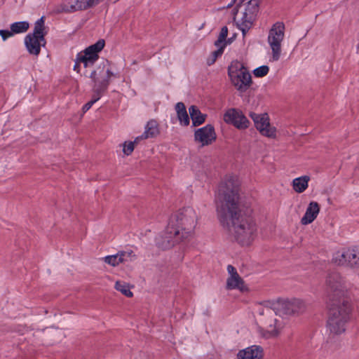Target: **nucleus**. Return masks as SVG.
Here are the masks:
<instances>
[{
    "label": "nucleus",
    "instance_id": "1",
    "mask_svg": "<svg viewBox=\"0 0 359 359\" xmlns=\"http://www.w3.org/2000/svg\"><path fill=\"white\" fill-rule=\"evenodd\" d=\"M238 188L225 183L219 187L215 199L219 220L242 246L250 245L257 236V226L252 210L239 203Z\"/></svg>",
    "mask_w": 359,
    "mask_h": 359
},
{
    "label": "nucleus",
    "instance_id": "2",
    "mask_svg": "<svg viewBox=\"0 0 359 359\" xmlns=\"http://www.w3.org/2000/svg\"><path fill=\"white\" fill-rule=\"evenodd\" d=\"M197 221L195 210L191 207L183 208L172 217L166 228L168 238L172 243H180L188 238L194 231Z\"/></svg>",
    "mask_w": 359,
    "mask_h": 359
},
{
    "label": "nucleus",
    "instance_id": "3",
    "mask_svg": "<svg viewBox=\"0 0 359 359\" xmlns=\"http://www.w3.org/2000/svg\"><path fill=\"white\" fill-rule=\"evenodd\" d=\"M328 318L327 327L330 332L339 335L346 330V325L350 319L351 305L349 301L339 303H327Z\"/></svg>",
    "mask_w": 359,
    "mask_h": 359
},
{
    "label": "nucleus",
    "instance_id": "4",
    "mask_svg": "<svg viewBox=\"0 0 359 359\" xmlns=\"http://www.w3.org/2000/svg\"><path fill=\"white\" fill-rule=\"evenodd\" d=\"M44 17L42 16L35 23L32 33H29L25 37V45L29 54L39 55L41 53V47L45 46L47 34L44 24Z\"/></svg>",
    "mask_w": 359,
    "mask_h": 359
},
{
    "label": "nucleus",
    "instance_id": "5",
    "mask_svg": "<svg viewBox=\"0 0 359 359\" xmlns=\"http://www.w3.org/2000/svg\"><path fill=\"white\" fill-rule=\"evenodd\" d=\"M341 276L337 272L330 273L326 280L327 304L348 301Z\"/></svg>",
    "mask_w": 359,
    "mask_h": 359
},
{
    "label": "nucleus",
    "instance_id": "6",
    "mask_svg": "<svg viewBox=\"0 0 359 359\" xmlns=\"http://www.w3.org/2000/svg\"><path fill=\"white\" fill-rule=\"evenodd\" d=\"M285 25L283 22H277L273 25L269 30L268 42L272 50V59L273 61L279 60L281 53V42L285 36Z\"/></svg>",
    "mask_w": 359,
    "mask_h": 359
},
{
    "label": "nucleus",
    "instance_id": "7",
    "mask_svg": "<svg viewBox=\"0 0 359 359\" xmlns=\"http://www.w3.org/2000/svg\"><path fill=\"white\" fill-rule=\"evenodd\" d=\"M332 260L339 266L359 268V246L337 252Z\"/></svg>",
    "mask_w": 359,
    "mask_h": 359
},
{
    "label": "nucleus",
    "instance_id": "8",
    "mask_svg": "<svg viewBox=\"0 0 359 359\" xmlns=\"http://www.w3.org/2000/svg\"><path fill=\"white\" fill-rule=\"evenodd\" d=\"M256 129L259 133L269 138H276V128L270 123L269 114H250Z\"/></svg>",
    "mask_w": 359,
    "mask_h": 359
},
{
    "label": "nucleus",
    "instance_id": "9",
    "mask_svg": "<svg viewBox=\"0 0 359 359\" xmlns=\"http://www.w3.org/2000/svg\"><path fill=\"white\" fill-rule=\"evenodd\" d=\"M194 141L201 144V147L209 146L217 140V134L215 128L211 124H208L200 128L194 132Z\"/></svg>",
    "mask_w": 359,
    "mask_h": 359
},
{
    "label": "nucleus",
    "instance_id": "10",
    "mask_svg": "<svg viewBox=\"0 0 359 359\" xmlns=\"http://www.w3.org/2000/svg\"><path fill=\"white\" fill-rule=\"evenodd\" d=\"M280 310L285 315H299L306 310L305 303L299 299H286L279 302Z\"/></svg>",
    "mask_w": 359,
    "mask_h": 359
},
{
    "label": "nucleus",
    "instance_id": "11",
    "mask_svg": "<svg viewBox=\"0 0 359 359\" xmlns=\"http://www.w3.org/2000/svg\"><path fill=\"white\" fill-rule=\"evenodd\" d=\"M89 8L87 0H65L55 8L56 13H74Z\"/></svg>",
    "mask_w": 359,
    "mask_h": 359
},
{
    "label": "nucleus",
    "instance_id": "12",
    "mask_svg": "<svg viewBox=\"0 0 359 359\" xmlns=\"http://www.w3.org/2000/svg\"><path fill=\"white\" fill-rule=\"evenodd\" d=\"M227 271L229 274V277L226 280V289H238L241 292L247 291L248 287L245 285L244 280L238 273L236 269L233 266L229 264L227 266Z\"/></svg>",
    "mask_w": 359,
    "mask_h": 359
},
{
    "label": "nucleus",
    "instance_id": "13",
    "mask_svg": "<svg viewBox=\"0 0 359 359\" xmlns=\"http://www.w3.org/2000/svg\"><path fill=\"white\" fill-rule=\"evenodd\" d=\"M232 83L241 93L245 92L252 83V76L247 68L236 75H233L231 79Z\"/></svg>",
    "mask_w": 359,
    "mask_h": 359
},
{
    "label": "nucleus",
    "instance_id": "14",
    "mask_svg": "<svg viewBox=\"0 0 359 359\" xmlns=\"http://www.w3.org/2000/svg\"><path fill=\"white\" fill-rule=\"evenodd\" d=\"M224 121L238 130L247 129L250 123L244 114H224Z\"/></svg>",
    "mask_w": 359,
    "mask_h": 359
},
{
    "label": "nucleus",
    "instance_id": "15",
    "mask_svg": "<svg viewBox=\"0 0 359 359\" xmlns=\"http://www.w3.org/2000/svg\"><path fill=\"white\" fill-rule=\"evenodd\" d=\"M264 355V348L259 345L250 346L236 354L237 359H262Z\"/></svg>",
    "mask_w": 359,
    "mask_h": 359
},
{
    "label": "nucleus",
    "instance_id": "16",
    "mask_svg": "<svg viewBox=\"0 0 359 359\" xmlns=\"http://www.w3.org/2000/svg\"><path fill=\"white\" fill-rule=\"evenodd\" d=\"M135 258V255L133 250L119 251L114 255H109L104 257V262L113 266H118L121 263H125L132 261Z\"/></svg>",
    "mask_w": 359,
    "mask_h": 359
},
{
    "label": "nucleus",
    "instance_id": "17",
    "mask_svg": "<svg viewBox=\"0 0 359 359\" xmlns=\"http://www.w3.org/2000/svg\"><path fill=\"white\" fill-rule=\"evenodd\" d=\"M97 75L98 74L97 70H94L91 72L90 78L94 83V85L93 86V95L100 98L102 95L104 94V93L107 90L109 85V82H108L107 79H99L97 78Z\"/></svg>",
    "mask_w": 359,
    "mask_h": 359
},
{
    "label": "nucleus",
    "instance_id": "18",
    "mask_svg": "<svg viewBox=\"0 0 359 359\" xmlns=\"http://www.w3.org/2000/svg\"><path fill=\"white\" fill-rule=\"evenodd\" d=\"M320 212V205L316 201L309 203L304 215L301 219V223L307 225L313 222Z\"/></svg>",
    "mask_w": 359,
    "mask_h": 359
},
{
    "label": "nucleus",
    "instance_id": "19",
    "mask_svg": "<svg viewBox=\"0 0 359 359\" xmlns=\"http://www.w3.org/2000/svg\"><path fill=\"white\" fill-rule=\"evenodd\" d=\"M260 0H250L248 2L242 20L254 22L259 12Z\"/></svg>",
    "mask_w": 359,
    "mask_h": 359
},
{
    "label": "nucleus",
    "instance_id": "20",
    "mask_svg": "<svg viewBox=\"0 0 359 359\" xmlns=\"http://www.w3.org/2000/svg\"><path fill=\"white\" fill-rule=\"evenodd\" d=\"M104 40L99 39L95 43L86 48L83 55L95 62L99 58L98 53L104 48Z\"/></svg>",
    "mask_w": 359,
    "mask_h": 359
},
{
    "label": "nucleus",
    "instance_id": "21",
    "mask_svg": "<svg viewBox=\"0 0 359 359\" xmlns=\"http://www.w3.org/2000/svg\"><path fill=\"white\" fill-rule=\"evenodd\" d=\"M310 178L309 176H302L295 178L292 181V186L294 190L297 193H302L308 187V182Z\"/></svg>",
    "mask_w": 359,
    "mask_h": 359
},
{
    "label": "nucleus",
    "instance_id": "22",
    "mask_svg": "<svg viewBox=\"0 0 359 359\" xmlns=\"http://www.w3.org/2000/svg\"><path fill=\"white\" fill-rule=\"evenodd\" d=\"M159 133L158 128V123L154 120H151L147 122L145 127V131L144 133V137L148 138H152L156 137Z\"/></svg>",
    "mask_w": 359,
    "mask_h": 359
},
{
    "label": "nucleus",
    "instance_id": "23",
    "mask_svg": "<svg viewBox=\"0 0 359 359\" xmlns=\"http://www.w3.org/2000/svg\"><path fill=\"white\" fill-rule=\"evenodd\" d=\"M245 68L246 67L243 63L238 60L233 61L228 67V75L231 79L233 78V75H236L241 71H243Z\"/></svg>",
    "mask_w": 359,
    "mask_h": 359
},
{
    "label": "nucleus",
    "instance_id": "24",
    "mask_svg": "<svg viewBox=\"0 0 359 359\" xmlns=\"http://www.w3.org/2000/svg\"><path fill=\"white\" fill-rule=\"evenodd\" d=\"M29 27V24L27 21L16 22L11 24L10 27L13 34L25 32Z\"/></svg>",
    "mask_w": 359,
    "mask_h": 359
},
{
    "label": "nucleus",
    "instance_id": "25",
    "mask_svg": "<svg viewBox=\"0 0 359 359\" xmlns=\"http://www.w3.org/2000/svg\"><path fill=\"white\" fill-rule=\"evenodd\" d=\"M115 289L128 297H131L133 295V292L130 290L128 285L124 282L120 280L116 281L115 283Z\"/></svg>",
    "mask_w": 359,
    "mask_h": 359
},
{
    "label": "nucleus",
    "instance_id": "26",
    "mask_svg": "<svg viewBox=\"0 0 359 359\" xmlns=\"http://www.w3.org/2000/svg\"><path fill=\"white\" fill-rule=\"evenodd\" d=\"M194 126H198L203 123L206 119V114H189Z\"/></svg>",
    "mask_w": 359,
    "mask_h": 359
},
{
    "label": "nucleus",
    "instance_id": "27",
    "mask_svg": "<svg viewBox=\"0 0 359 359\" xmlns=\"http://www.w3.org/2000/svg\"><path fill=\"white\" fill-rule=\"evenodd\" d=\"M217 47H218V49L213 51L211 54V57L207 60V64L208 65H213L215 62L217 58L219 56H221L222 55V53H224V46L220 45L219 46H217Z\"/></svg>",
    "mask_w": 359,
    "mask_h": 359
},
{
    "label": "nucleus",
    "instance_id": "28",
    "mask_svg": "<svg viewBox=\"0 0 359 359\" xmlns=\"http://www.w3.org/2000/svg\"><path fill=\"white\" fill-rule=\"evenodd\" d=\"M254 22H250L246 20H242L241 24H237L238 28L242 32L243 36L245 37L247 32L252 27Z\"/></svg>",
    "mask_w": 359,
    "mask_h": 359
},
{
    "label": "nucleus",
    "instance_id": "29",
    "mask_svg": "<svg viewBox=\"0 0 359 359\" xmlns=\"http://www.w3.org/2000/svg\"><path fill=\"white\" fill-rule=\"evenodd\" d=\"M228 35V28L226 26L222 27L220 33L217 39L215 41L214 45L215 46H219L225 41V39Z\"/></svg>",
    "mask_w": 359,
    "mask_h": 359
},
{
    "label": "nucleus",
    "instance_id": "30",
    "mask_svg": "<svg viewBox=\"0 0 359 359\" xmlns=\"http://www.w3.org/2000/svg\"><path fill=\"white\" fill-rule=\"evenodd\" d=\"M269 72V67L267 65H262L253 70L255 77L261 78L265 76Z\"/></svg>",
    "mask_w": 359,
    "mask_h": 359
},
{
    "label": "nucleus",
    "instance_id": "31",
    "mask_svg": "<svg viewBox=\"0 0 359 359\" xmlns=\"http://www.w3.org/2000/svg\"><path fill=\"white\" fill-rule=\"evenodd\" d=\"M78 60L83 64L84 67L93 66L95 64L94 61L83 55L82 52L78 53Z\"/></svg>",
    "mask_w": 359,
    "mask_h": 359
},
{
    "label": "nucleus",
    "instance_id": "32",
    "mask_svg": "<svg viewBox=\"0 0 359 359\" xmlns=\"http://www.w3.org/2000/svg\"><path fill=\"white\" fill-rule=\"evenodd\" d=\"M135 142H125L123 143V152L126 156H129L132 154L134 150Z\"/></svg>",
    "mask_w": 359,
    "mask_h": 359
},
{
    "label": "nucleus",
    "instance_id": "33",
    "mask_svg": "<svg viewBox=\"0 0 359 359\" xmlns=\"http://www.w3.org/2000/svg\"><path fill=\"white\" fill-rule=\"evenodd\" d=\"M177 116L182 125L185 126H189L191 118L189 114H177Z\"/></svg>",
    "mask_w": 359,
    "mask_h": 359
},
{
    "label": "nucleus",
    "instance_id": "34",
    "mask_svg": "<svg viewBox=\"0 0 359 359\" xmlns=\"http://www.w3.org/2000/svg\"><path fill=\"white\" fill-rule=\"evenodd\" d=\"M98 100H100L99 97H97V96L93 95L92 99L83 106V107H82L83 112H86L87 111H88L90 109V107L93 106V104L95 102H97Z\"/></svg>",
    "mask_w": 359,
    "mask_h": 359
},
{
    "label": "nucleus",
    "instance_id": "35",
    "mask_svg": "<svg viewBox=\"0 0 359 359\" xmlns=\"http://www.w3.org/2000/svg\"><path fill=\"white\" fill-rule=\"evenodd\" d=\"M13 35L11 29H0V36L4 41H6L8 38Z\"/></svg>",
    "mask_w": 359,
    "mask_h": 359
},
{
    "label": "nucleus",
    "instance_id": "36",
    "mask_svg": "<svg viewBox=\"0 0 359 359\" xmlns=\"http://www.w3.org/2000/svg\"><path fill=\"white\" fill-rule=\"evenodd\" d=\"M176 112H187L185 104L182 102H177L175 105Z\"/></svg>",
    "mask_w": 359,
    "mask_h": 359
},
{
    "label": "nucleus",
    "instance_id": "37",
    "mask_svg": "<svg viewBox=\"0 0 359 359\" xmlns=\"http://www.w3.org/2000/svg\"><path fill=\"white\" fill-rule=\"evenodd\" d=\"M236 37V34H234L231 37L225 39V41L222 43V46H224V48H225L226 46L228 44H231L235 38Z\"/></svg>",
    "mask_w": 359,
    "mask_h": 359
},
{
    "label": "nucleus",
    "instance_id": "38",
    "mask_svg": "<svg viewBox=\"0 0 359 359\" xmlns=\"http://www.w3.org/2000/svg\"><path fill=\"white\" fill-rule=\"evenodd\" d=\"M88 3L89 8H92L96 5H97L102 0H87Z\"/></svg>",
    "mask_w": 359,
    "mask_h": 359
},
{
    "label": "nucleus",
    "instance_id": "39",
    "mask_svg": "<svg viewBox=\"0 0 359 359\" xmlns=\"http://www.w3.org/2000/svg\"><path fill=\"white\" fill-rule=\"evenodd\" d=\"M80 64L81 62H79L78 60V54L76 55V58L75 60V64L74 66V70L76 71L77 72H79L80 71Z\"/></svg>",
    "mask_w": 359,
    "mask_h": 359
},
{
    "label": "nucleus",
    "instance_id": "40",
    "mask_svg": "<svg viewBox=\"0 0 359 359\" xmlns=\"http://www.w3.org/2000/svg\"><path fill=\"white\" fill-rule=\"evenodd\" d=\"M241 5H238L236 4V6L232 10V15H233V20H236V15L238 14V8L241 7Z\"/></svg>",
    "mask_w": 359,
    "mask_h": 359
},
{
    "label": "nucleus",
    "instance_id": "41",
    "mask_svg": "<svg viewBox=\"0 0 359 359\" xmlns=\"http://www.w3.org/2000/svg\"><path fill=\"white\" fill-rule=\"evenodd\" d=\"M244 0H232L231 2L227 5L226 8H231L234 4L242 5Z\"/></svg>",
    "mask_w": 359,
    "mask_h": 359
},
{
    "label": "nucleus",
    "instance_id": "42",
    "mask_svg": "<svg viewBox=\"0 0 359 359\" xmlns=\"http://www.w3.org/2000/svg\"><path fill=\"white\" fill-rule=\"evenodd\" d=\"M113 76V72L109 69H107L106 71V77L104 78V79H107L108 82H109L110 78Z\"/></svg>",
    "mask_w": 359,
    "mask_h": 359
},
{
    "label": "nucleus",
    "instance_id": "43",
    "mask_svg": "<svg viewBox=\"0 0 359 359\" xmlns=\"http://www.w3.org/2000/svg\"><path fill=\"white\" fill-rule=\"evenodd\" d=\"M146 139H147V138L144 137V133H143L141 135L137 137L133 142H135V144H137L140 142V141H141L142 140H146Z\"/></svg>",
    "mask_w": 359,
    "mask_h": 359
},
{
    "label": "nucleus",
    "instance_id": "44",
    "mask_svg": "<svg viewBox=\"0 0 359 359\" xmlns=\"http://www.w3.org/2000/svg\"><path fill=\"white\" fill-rule=\"evenodd\" d=\"M188 112H201V111L199 110V109L198 108V107L195 106V105H191L189 108V111Z\"/></svg>",
    "mask_w": 359,
    "mask_h": 359
},
{
    "label": "nucleus",
    "instance_id": "45",
    "mask_svg": "<svg viewBox=\"0 0 359 359\" xmlns=\"http://www.w3.org/2000/svg\"><path fill=\"white\" fill-rule=\"evenodd\" d=\"M226 112H233V113H236V112H238V111L236 109L231 108V109H229L228 110H226ZM239 112H242V111H239Z\"/></svg>",
    "mask_w": 359,
    "mask_h": 359
},
{
    "label": "nucleus",
    "instance_id": "46",
    "mask_svg": "<svg viewBox=\"0 0 359 359\" xmlns=\"http://www.w3.org/2000/svg\"><path fill=\"white\" fill-rule=\"evenodd\" d=\"M104 67H105V65H104V63H103V67L102 69V71L100 72V74H101L102 72H103Z\"/></svg>",
    "mask_w": 359,
    "mask_h": 359
},
{
    "label": "nucleus",
    "instance_id": "47",
    "mask_svg": "<svg viewBox=\"0 0 359 359\" xmlns=\"http://www.w3.org/2000/svg\"><path fill=\"white\" fill-rule=\"evenodd\" d=\"M273 332H274V335H277L278 334V332L277 331L274 330Z\"/></svg>",
    "mask_w": 359,
    "mask_h": 359
},
{
    "label": "nucleus",
    "instance_id": "48",
    "mask_svg": "<svg viewBox=\"0 0 359 359\" xmlns=\"http://www.w3.org/2000/svg\"><path fill=\"white\" fill-rule=\"evenodd\" d=\"M106 62L107 64H108V65L109 64V60H106V62Z\"/></svg>",
    "mask_w": 359,
    "mask_h": 359
}]
</instances>
